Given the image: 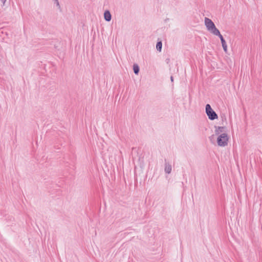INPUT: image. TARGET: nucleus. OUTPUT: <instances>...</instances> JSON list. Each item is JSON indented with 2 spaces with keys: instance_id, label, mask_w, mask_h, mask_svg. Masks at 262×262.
I'll list each match as a JSON object with an SVG mask.
<instances>
[{
  "instance_id": "1",
  "label": "nucleus",
  "mask_w": 262,
  "mask_h": 262,
  "mask_svg": "<svg viewBox=\"0 0 262 262\" xmlns=\"http://www.w3.org/2000/svg\"><path fill=\"white\" fill-rule=\"evenodd\" d=\"M229 137L226 133H223L219 136L217 138V145L221 147H224L228 144Z\"/></svg>"
},
{
  "instance_id": "2",
  "label": "nucleus",
  "mask_w": 262,
  "mask_h": 262,
  "mask_svg": "<svg viewBox=\"0 0 262 262\" xmlns=\"http://www.w3.org/2000/svg\"><path fill=\"white\" fill-rule=\"evenodd\" d=\"M205 110L206 113L210 120H214L217 118V114L213 110L210 104H206Z\"/></svg>"
},
{
  "instance_id": "3",
  "label": "nucleus",
  "mask_w": 262,
  "mask_h": 262,
  "mask_svg": "<svg viewBox=\"0 0 262 262\" xmlns=\"http://www.w3.org/2000/svg\"><path fill=\"white\" fill-rule=\"evenodd\" d=\"M205 24L208 31L215 26L214 23L210 19L207 17L205 18Z\"/></svg>"
},
{
  "instance_id": "4",
  "label": "nucleus",
  "mask_w": 262,
  "mask_h": 262,
  "mask_svg": "<svg viewBox=\"0 0 262 262\" xmlns=\"http://www.w3.org/2000/svg\"><path fill=\"white\" fill-rule=\"evenodd\" d=\"M171 165L170 163L167 161L166 159H165V168L164 171L165 173L169 174L171 171Z\"/></svg>"
},
{
  "instance_id": "5",
  "label": "nucleus",
  "mask_w": 262,
  "mask_h": 262,
  "mask_svg": "<svg viewBox=\"0 0 262 262\" xmlns=\"http://www.w3.org/2000/svg\"><path fill=\"white\" fill-rule=\"evenodd\" d=\"M104 18L106 21H110L112 19V15L109 10H107L104 11Z\"/></svg>"
},
{
  "instance_id": "6",
  "label": "nucleus",
  "mask_w": 262,
  "mask_h": 262,
  "mask_svg": "<svg viewBox=\"0 0 262 262\" xmlns=\"http://www.w3.org/2000/svg\"><path fill=\"white\" fill-rule=\"evenodd\" d=\"M215 135H220L221 133H223L225 132V129L226 128L224 126H215Z\"/></svg>"
},
{
  "instance_id": "7",
  "label": "nucleus",
  "mask_w": 262,
  "mask_h": 262,
  "mask_svg": "<svg viewBox=\"0 0 262 262\" xmlns=\"http://www.w3.org/2000/svg\"><path fill=\"white\" fill-rule=\"evenodd\" d=\"M209 31L216 36L220 34V31L216 28L215 26H214V27L212 28L211 30H209Z\"/></svg>"
},
{
  "instance_id": "8",
  "label": "nucleus",
  "mask_w": 262,
  "mask_h": 262,
  "mask_svg": "<svg viewBox=\"0 0 262 262\" xmlns=\"http://www.w3.org/2000/svg\"><path fill=\"white\" fill-rule=\"evenodd\" d=\"M133 70H134V73L136 75H138L139 71H140V68L137 64H136V63L134 64Z\"/></svg>"
},
{
  "instance_id": "9",
  "label": "nucleus",
  "mask_w": 262,
  "mask_h": 262,
  "mask_svg": "<svg viewBox=\"0 0 262 262\" xmlns=\"http://www.w3.org/2000/svg\"><path fill=\"white\" fill-rule=\"evenodd\" d=\"M162 43L161 41H158L156 45V49L159 52H161L162 50Z\"/></svg>"
},
{
  "instance_id": "10",
  "label": "nucleus",
  "mask_w": 262,
  "mask_h": 262,
  "mask_svg": "<svg viewBox=\"0 0 262 262\" xmlns=\"http://www.w3.org/2000/svg\"><path fill=\"white\" fill-rule=\"evenodd\" d=\"M221 43H222V46L223 47L224 52L225 53H227V46L226 41L225 40L221 42Z\"/></svg>"
},
{
  "instance_id": "11",
  "label": "nucleus",
  "mask_w": 262,
  "mask_h": 262,
  "mask_svg": "<svg viewBox=\"0 0 262 262\" xmlns=\"http://www.w3.org/2000/svg\"><path fill=\"white\" fill-rule=\"evenodd\" d=\"M53 1H54V3L56 4V6L58 7L60 9V6L58 0H53Z\"/></svg>"
},
{
  "instance_id": "12",
  "label": "nucleus",
  "mask_w": 262,
  "mask_h": 262,
  "mask_svg": "<svg viewBox=\"0 0 262 262\" xmlns=\"http://www.w3.org/2000/svg\"><path fill=\"white\" fill-rule=\"evenodd\" d=\"M217 36L219 37V38L221 39V42L225 40V39L224 38L223 36L220 33V34L217 35Z\"/></svg>"
},
{
  "instance_id": "13",
  "label": "nucleus",
  "mask_w": 262,
  "mask_h": 262,
  "mask_svg": "<svg viewBox=\"0 0 262 262\" xmlns=\"http://www.w3.org/2000/svg\"><path fill=\"white\" fill-rule=\"evenodd\" d=\"M217 36L219 37V38L221 39V42L225 40V39L224 38L223 36L220 33V34L217 35Z\"/></svg>"
},
{
  "instance_id": "14",
  "label": "nucleus",
  "mask_w": 262,
  "mask_h": 262,
  "mask_svg": "<svg viewBox=\"0 0 262 262\" xmlns=\"http://www.w3.org/2000/svg\"><path fill=\"white\" fill-rule=\"evenodd\" d=\"M2 3L3 4V6L5 5V2H6V0H0Z\"/></svg>"
},
{
  "instance_id": "15",
  "label": "nucleus",
  "mask_w": 262,
  "mask_h": 262,
  "mask_svg": "<svg viewBox=\"0 0 262 262\" xmlns=\"http://www.w3.org/2000/svg\"><path fill=\"white\" fill-rule=\"evenodd\" d=\"M170 80H171V82H173V76H171L170 77Z\"/></svg>"
}]
</instances>
